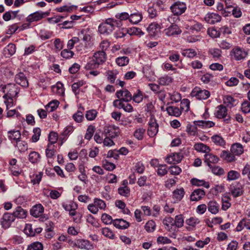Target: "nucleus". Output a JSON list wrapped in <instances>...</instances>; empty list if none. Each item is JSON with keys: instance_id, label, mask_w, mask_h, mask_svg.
<instances>
[{"instance_id": "1", "label": "nucleus", "mask_w": 250, "mask_h": 250, "mask_svg": "<svg viewBox=\"0 0 250 250\" xmlns=\"http://www.w3.org/2000/svg\"><path fill=\"white\" fill-rule=\"evenodd\" d=\"M107 56L104 51H99L95 52L93 57L85 66L87 70L96 69L99 65L103 64L106 60Z\"/></svg>"}, {"instance_id": "2", "label": "nucleus", "mask_w": 250, "mask_h": 250, "mask_svg": "<svg viewBox=\"0 0 250 250\" xmlns=\"http://www.w3.org/2000/svg\"><path fill=\"white\" fill-rule=\"evenodd\" d=\"M116 21L112 19H108L104 23L100 24L98 27L101 34H109L114 29Z\"/></svg>"}, {"instance_id": "3", "label": "nucleus", "mask_w": 250, "mask_h": 250, "mask_svg": "<svg viewBox=\"0 0 250 250\" xmlns=\"http://www.w3.org/2000/svg\"><path fill=\"white\" fill-rule=\"evenodd\" d=\"M3 92L5 94L3 98L7 97H15L19 92V87L14 83H8L2 87Z\"/></svg>"}, {"instance_id": "4", "label": "nucleus", "mask_w": 250, "mask_h": 250, "mask_svg": "<svg viewBox=\"0 0 250 250\" xmlns=\"http://www.w3.org/2000/svg\"><path fill=\"white\" fill-rule=\"evenodd\" d=\"M210 95L209 91L206 89H202L197 86L194 88L191 92V96L198 100H206L209 97Z\"/></svg>"}, {"instance_id": "5", "label": "nucleus", "mask_w": 250, "mask_h": 250, "mask_svg": "<svg viewBox=\"0 0 250 250\" xmlns=\"http://www.w3.org/2000/svg\"><path fill=\"white\" fill-rule=\"evenodd\" d=\"M247 55V52L240 47L234 48L230 52L231 58L236 61L244 60Z\"/></svg>"}, {"instance_id": "6", "label": "nucleus", "mask_w": 250, "mask_h": 250, "mask_svg": "<svg viewBox=\"0 0 250 250\" xmlns=\"http://www.w3.org/2000/svg\"><path fill=\"white\" fill-rule=\"evenodd\" d=\"M116 96L118 98L116 100H120L128 103L132 99L131 93L126 89L120 90L116 92Z\"/></svg>"}, {"instance_id": "7", "label": "nucleus", "mask_w": 250, "mask_h": 250, "mask_svg": "<svg viewBox=\"0 0 250 250\" xmlns=\"http://www.w3.org/2000/svg\"><path fill=\"white\" fill-rule=\"evenodd\" d=\"M215 114L218 119H224V121L227 122L230 120V117L228 115V110L223 105H220L216 108Z\"/></svg>"}, {"instance_id": "8", "label": "nucleus", "mask_w": 250, "mask_h": 250, "mask_svg": "<svg viewBox=\"0 0 250 250\" xmlns=\"http://www.w3.org/2000/svg\"><path fill=\"white\" fill-rule=\"evenodd\" d=\"M113 105L118 109H123L125 112H132L133 111V106L128 103L120 100H114Z\"/></svg>"}, {"instance_id": "9", "label": "nucleus", "mask_w": 250, "mask_h": 250, "mask_svg": "<svg viewBox=\"0 0 250 250\" xmlns=\"http://www.w3.org/2000/svg\"><path fill=\"white\" fill-rule=\"evenodd\" d=\"M48 12H42V11H37L30 14L26 18L27 21L31 23L34 21H37L49 15Z\"/></svg>"}, {"instance_id": "10", "label": "nucleus", "mask_w": 250, "mask_h": 250, "mask_svg": "<svg viewBox=\"0 0 250 250\" xmlns=\"http://www.w3.org/2000/svg\"><path fill=\"white\" fill-rule=\"evenodd\" d=\"M172 12L175 15H180L187 9L186 5L183 2H176L170 7Z\"/></svg>"}, {"instance_id": "11", "label": "nucleus", "mask_w": 250, "mask_h": 250, "mask_svg": "<svg viewBox=\"0 0 250 250\" xmlns=\"http://www.w3.org/2000/svg\"><path fill=\"white\" fill-rule=\"evenodd\" d=\"M15 219V218L12 214L8 212L5 213L1 219V225L3 228L7 229L11 226V223Z\"/></svg>"}, {"instance_id": "12", "label": "nucleus", "mask_w": 250, "mask_h": 250, "mask_svg": "<svg viewBox=\"0 0 250 250\" xmlns=\"http://www.w3.org/2000/svg\"><path fill=\"white\" fill-rule=\"evenodd\" d=\"M149 126L147 129V134L152 137L155 136L158 131V125L155 119L151 118L149 121Z\"/></svg>"}, {"instance_id": "13", "label": "nucleus", "mask_w": 250, "mask_h": 250, "mask_svg": "<svg viewBox=\"0 0 250 250\" xmlns=\"http://www.w3.org/2000/svg\"><path fill=\"white\" fill-rule=\"evenodd\" d=\"M182 31L178 25L175 24H171L168 28L164 30V33L167 36H173L179 35Z\"/></svg>"}, {"instance_id": "14", "label": "nucleus", "mask_w": 250, "mask_h": 250, "mask_svg": "<svg viewBox=\"0 0 250 250\" xmlns=\"http://www.w3.org/2000/svg\"><path fill=\"white\" fill-rule=\"evenodd\" d=\"M104 133L105 136L114 138L119 133V128L115 125L106 126L104 128Z\"/></svg>"}, {"instance_id": "15", "label": "nucleus", "mask_w": 250, "mask_h": 250, "mask_svg": "<svg viewBox=\"0 0 250 250\" xmlns=\"http://www.w3.org/2000/svg\"><path fill=\"white\" fill-rule=\"evenodd\" d=\"M221 19V16L215 13H208L204 18L205 21L207 23L211 24H213L220 21Z\"/></svg>"}, {"instance_id": "16", "label": "nucleus", "mask_w": 250, "mask_h": 250, "mask_svg": "<svg viewBox=\"0 0 250 250\" xmlns=\"http://www.w3.org/2000/svg\"><path fill=\"white\" fill-rule=\"evenodd\" d=\"M15 80L17 83L24 87L28 86V82L25 74L22 72H20L15 76Z\"/></svg>"}, {"instance_id": "17", "label": "nucleus", "mask_w": 250, "mask_h": 250, "mask_svg": "<svg viewBox=\"0 0 250 250\" xmlns=\"http://www.w3.org/2000/svg\"><path fill=\"white\" fill-rule=\"evenodd\" d=\"M204 162L209 167H211V164H215L219 161L218 157L211 153L208 152L204 155Z\"/></svg>"}, {"instance_id": "18", "label": "nucleus", "mask_w": 250, "mask_h": 250, "mask_svg": "<svg viewBox=\"0 0 250 250\" xmlns=\"http://www.w3.org/2000/svg\"><path fill=\"white\" fill-rule=\"evenodd\" d=\"M75 246L81 249L91 250L93 248V245L87 240L79 239L76 243Z\"/></svg>"}, {"instance_id": "19", "label": "nucleus", "mask_w": 250, "mask_h": 250, "mask_svg": "<svg viewBox=\"0 0 250 250\" xmlns=\"http://www.w3.org/2000/svg\"><path fill=\"white\" fill-rule=\"evenodd\" d=\"M229 190L231 194L235 198L240 196L243 193L241 186L238 184L231 185L229 187Z\"/></svg>"}, {"instance_id": "20", "label": "nucleus", "mask_w": 250, "mask_h": 250, "mask_svg": "<svg viewBox=\"0 0 250 250\" xmlns=\"http://www.w3.org/2000/svg\"><path fill=\"white\" fill-rule=\"evenodd\" d=\"M147 30L150 36L155 37L157 36L160 32V25L155 22L151 23L147 28Z\"/></svg>"}, {"instance_id": "21", "label": "nucleus", "mask_w": 250, "mask_h": 250, "mask_svg": "<svg viewBox=\"0 0 250 250\" xmlns=\"http://www.w3.org/2000/svg\"><path fill=\"white\" fill-rule=\"evenodd\" d=\"M230 151L235 156H240L244 152L243 146L238 143L232 144L230 147Z\"/></svg>"}, {"instance_id": "22", "label": "nucleus", "mask_w": 250, "mask_h": 250, "mask_svg": "<svg viewBox=\"0 0 250 250\" xmlns=\"http://www.w3.org/2000/svg\"><path fill=\"white\" fill-rule=\"evenodd\" d=\"M183 156L181 153H175L167 156L166 161L168 164H176L180 163L182 160Z\"/></svg>"}, {"instance_id": "23", "label": "nucleus", "mask_w": 250, "mask_h": 250, "mask_svg": "<svg viewBox=\"0 0 250 250\" xmlns=\"http://www.w3.org/2000/svg\"><path fill=\"white\" fill-rule=\"evenodd\" d=\"M44 208L41 204H38L33 207L30 210V214L32 216L38 217L43 212Z\"/></svg>"}, {"instance_id": "24", "label": "nucleus", "mask_w": 250, "mask_h": 250, "mask_svg": "<svg viewBox=\"0 0 250 250\" xmlns=\"http://www.w3.org/2000/svg\"><path fill=\"white\" fill-rule=\"evenodd\" d=\"M205 194L204 190L197 189L194 190L190 195V200L192 201H197L200 200Z\"/></svg>"}, {"instance_id": "25", "label": "nucleus", "mask_w": 250, "mask_h": 250, "mask_svg": "<svg viewBox=\"0 0 250 250\" xmlns=\"http://www.w3.org/2000/svg\"><path fill=\"white\" fill-rule=\"evenodd\" d=\"M208 210L213 214H217L219 210L220 206L215 201H211L208 204Z\"/></svg>"}, {"instance_id": "26", "label": "nucleus", "mask_w": 250, "mask_h": 250, "mask_svg": "<svg viewBox=\"0 0 250 250\" xmlns=\"http://www.w3.org/2000/svg\"><path fill=\"white\" fill-rule=\"evenodd\" d=\"M27 214V211L20 206L17 207L12 213L15 218H24L26 217Z\"/></svg>"}, {"instance_id": "27", "label": "nucleus", "mask_w": 250, "mask_h": 250, "mask_svg": "<svg viewBox=\"0 0 250 250\" xmlns=\"http://www.w3.org/2000/svg\"><path fill=\"white\" fill-rule=\"evenodd\" d=\"M113 225L119 229H125L129 227V223L122 219H116L113 222Z\"/></svg>"}, {"instance_id": "28", "label": "nucleus", "mask_w": 250, "mask_h": 250, "mask_svg": "<svg viewBox=\"0 0 250 250\" xmlns=\"http://www.w3.org/2000/svg\"><path fill=\"white\" fill-rule=\"evenodd\" d=\"M220 157L229 162L235 161L236 160L234 154L228 150L222 151L220 154Z\"/></svg>"}, {"instance_id": "29", "label": "nucleus", "mask_w": 250, "mask_h": 250, "mask_svg": "<svg viewBox=\"0 0 250 250\" xmlns=\"http://www.w3.org/2000/svg\"><path fill=\"white\" fill-rule=\"evenodd\" d=\"M210 139L215 145L224 148L225 147L226 142L220 135H214Z\"/></svg>"}, {"instance_id": "30", "label": "nucleus", "mask_w": 250, "mask_h": 250, "mask_svg": "<svg viewBox=\"0 0 250 250\" xmlns=\"http://www.w3.org/2000/svg\"><path fill=\"white\" fill-rule=\"evenodd\" d=\"M194 124H195V125H197L198 126L201 127L202 128L205 129L213 127L215 125L214 123L212 121L203 120L195 121L194 122Z\"/></svg>"}, {"instance_id": "31", "label": "nucleus", "mask_w": 250, "mask_h": 250, "mask_svg": "<svg viewBox=\"0 0 250 250\" xmlns=\"http://www.w3.org/2000/svg\"><path fill=\"white\" fill-rule=\"evenodd\" d=\"M8 137L11 141L17 142L21 137V134L19 130H11L8 132Z\"/></svg>"}, {"instance_id": "32", "label": "nucleus", "mask_w": 250, "mask_h": 250, "mask_svg": "<svg viewBox=\"0 0 250 250\" xmlns=\"http://www.w3.org/2000/svg\"><path fill=\"white\" fill-rule=\"evenodd\" d=\"M5 55L7 57H10L16 52V46L13 43H9L4 49Z\"/></svg>"}, {"instance_id": "33", "label": "nucleus", "mask_w": 250, "mask_h": 250, "mask_svg": "<svg viewBox=\"0 0 250 250\" xmlns=\"http://www.w3.org/2000/svg\"><path fill=\"white\" fill-rule=\"evenodd\" d=\"M185 194V191L183 188H177L173 191V197L176 201H181Z\"/></svg>"}, {"instance_id": "34", "label": "nucleus", "mask_w": 250, "mask_h": 250, "mask_svg": "<svg viewBox=\"0 0 250 250\" xmlns=\"http://www.w3.org/2000/svg\"><path fill=\"white\" fill-rule=\"evenodd\" d=\"M194 149L199 152H202L208 153L210 151V149L209 146L203 143H197L194 146Z\"/></svg>"}, {"instance_id": "35", "label": "nucleus", "mask_w": 250, "mask_h": 250, "mask_svg": "<svg viewBox=\"0 0 250 250\" xmlns=\"http://www.w3.org/2000/svg\"><path fill=\"white\" fill-rule=\"evenodd\" d=\"M167 113L171 116L179 117L182 113L181 110L177 107L170 106L167 108Z\"/></svg>"}, {"instance_id": "36", "label": "nucleus", "mask_w": 250, "mask_h": 250, "mask_svg": "<svg viewBox=\"0 0 250 250\" xmlns=\"http://www.w3.org/2000/svg\"><path fill=\"white\" fill-rule=\"evenodd\" d=\"M142 14L139 12L130 14L129 21L133 24H137L142 20Z\"/></svg>"}, {"instance_id": "37", "label": "nucleus", "mask_w": 250, "mask_h": 250, "mask_svg": "<svg viewBox=\"0 0 250 250\" xmlns=\"http://www.w3.org/2000/svg\"><path fill=\"white\" fill-rule=\"evenodd\" d=\"M172 81L173 79L172 77L168 75H165L160 78L158 80L159 84L162 85H169L172 82Z\"/></svg>"}, {"instance_id": "38", "label": "nucleus", "mask_w": 250, "mask_h": 250, "mask_svg": "<svg viewBox=\"0 0 250 250\" xmlns=\"http://www.w3.org/2000/svg\"><path fill=\"white\" fill-rule=\"evenodd\" d=\"M40 154L36 151L30 152L28 156L29 161L33 164L38 163L40 160Z\"/></svg>"}, {"instance_id": "39", "label": "nucleus", "mask_w": 250, "mask_h": 250, "mask_svg": "<svg viewBox=\"0 0 250 250\" xmlns=\"http://www.w3.org/2000/svg\"><path fill=\"white\" fill-rule=\"evenodd\" d=\"M59 104V102L57 100H53L49 102L45 106L46 110L49 112H51L57 109Z\"/></svg>"}, {"instance_id": "40", "label": "nucleus", "mask_w": 250, "mask_h": 250, "mask_svg": "<svg viewBox=\"0 0 250 250\" xmlns=\"http://www.w3.org/2000/svg\"><path fill=\"white\" fill-rule=\"evenodd\" d=\"M182 54L184 57L192 58L197 55V53L194 49L189 48L183 50Z\"/></svg>"}, {"instance_id": "41", "label": "nucleus", "mask_w": 250, "mask_h": 250, "mask_svg": "<svg viewBox=\"0 0 250 250\" xmlns=\"http://www.w3.org/2000/svg\"><path fill=\"white\" fill-rule=\"evenodd\" d=\"M129 60L126 56L119 57L116 58V63L120 66H124L127 65L129 63Z\"/></svg>"}, {"instance_id": "42", "label": "nucleus", "mask_w": 250, "mask_h": 250, "mask_svg": "<svg viewBox=\"0 0 250 250\" xmlns=\"http://www.w3.org/2000/svg\"><path fill=\"white\" fill-rule=\"evenodd\" d=\"M191 183L193 185L197 186H203L207 188H209V185L208 182H206L203 180H198L197 179L193 178L191 179Z\"/></svg>"}, {"instance_id": "43", "label": "nucleus", "mask_w": 250, "mask_h": 250, "mask_svg": "<svg viewBox=\"0 0 250 250\" xmlns=\"http://www.w3.org/2000/svg\"><path fill=\"white\" fill-rule=\"evenodd\" d=\"M184 223V216L182 214L177 215L175 217L174 226L178 228H181L183 226Z\"/></svg>"}, {"instance_id": "44", "label": "nucleus", "mask_w": 250, "mask_h": 250, "mask_svg": "<svg viewBox=\"0 0 250 250\" xmlns=\"http://www.w3.org/2000/svg\"><path fill=\"white\" fill-rule=\"evenodd\" d=\"M128 34L129 35H136L141 36L144 34V32L141 30V29L133 27L127 29Z\"/></svg>"}, {"instance_id": "45", "label": "nucleus", "mask_w": 250, "mask_h": 250, "mask_svg": "<svg viewBox=\"0 0 250 250\" xmlns=\"http://www.w3.org/2000/svg\"><path fill=\"white\" fill-rule=\"evenodd\" d=\"M16 146L20 152H25L28 148L27 143L20 139L16 142Z\"/></svg>"}, {"instance_id": "46", "label": "nucleus", "mask_w": 250, "mask_h": 250, "mask_svg": "<svg viewBox=\"0 0 250 250\" xmlns=\"http://www.w3.org/2000/svg\"><path fill=\"white\" fill-rule=\"evenodd\" d=\"M43 245L39 242H34L28 246L26 250H43Z\"/></svg>"}, {"instance_id": "47", "label": "nucleus", "mask_w": 250, "mask_h": 250, "mask_svg": "<svg viewBox=\"0 0 250 250\" xmlns=\"http://www.w3.org/2000/svg\"><path fill=\"white\" fill-rule=\"evenodd\" d=\"M132 100L136 103H141L143 100V94L140 90L138 89L137 92L134 93L132 96Z\"/></svg>"}, {"instance_id": "48", "label": "nucleus", "mask_w": 250, "mask_h": 250, "mask_svg": "<svg viewBox=\"0 0 250 250\" xmlns=\"http://www.w3.org/2000/svg\"><path fill=\"white\" fill-rule=\"evenodd\" d=\"M197 126L195 124L192 125L188 124L186 126V131L189 135L194 136L197 133Z\"/></svg>"}, {"instance_id": "49", "label": "nucleus", "mask_w": 250, "mask_h": 250, "mask_svg": "<svg viewBox=\"0 0 250 250\" xmlns=\"http://www.w3.org/2000/svg\"><path fill=\"white\" fill-rule=\"evenodd\" d=\"M55 150L54 146L48 144L47 147L45 150L46 156L48 158H52L55 155Z\"/></svg>"}, {"instance_id": "50", "label": "nucleus", "mask_w": 250, "mask_h": 250, "mask_svg": "<svg viewBox=\"0 0 250 250\" xmlns=\"http://www.w3.org/2000/svg\"><path fill=\"white\" fill-rule=\"evenodd\" d=\"M208 52L214 58H219L221 57L222 51L220 49L216 48H211L209 49Z\"/></svg>"}, {"instance_id": "51", "label": "nucleus", "mask_w": 250, "mask_h": 250, "mask_svg": "<svg viewBox=\"0 0 250 250\" xmlns=\"http://www.w3.org/2000/svg\"><path fill=\"white\" fill-rule=\"evenodd\" d=\"M230 198L227 196H225L222 198V209L224 210H227L231 206V204L229 202Z\"/></svg>"}, {"instance_id": "52", "label": "nucleus", "mask_w": 250, "mask_h": 250, "mask_svg": "<svg viewBox=\"0 0 250 250\" xmlns=\"http://www.w3.org/2000/svg\"><path fill=\"white\" fill-rule=\"evenodd\" d=\"M53 90L60 95L63 94L64 92L63 85L61 83H57L56 85L53 87Z\"/></svg>"}, {"instance_id": "53", "label": "nucleus", "mask_w": 250, "mask_h": 250, "mask_svg": "<svg viewBox=\"0 0 250 250\" xmlns=\"http://www.w3.org/2000/svg\"><path fill=\"white\" fill-rule=\"evenodd\" d=\"M240 174L235 170H230L228 173L227 179L229 181L235 180L238 179Z\"/></svg>"}, {"instance_id": "54", "label": "nucleus", "mask_w": 250, "mask_h": 250, "mask_svg": "<svg viewBox=\"0 0 250 250\" xmlns=\"http://www.w3.org/2000/svg\"><path fill=\"white\" fill-rule=\"evenodd\" d=\"M155 223L153 220L148 221L145 226L146 230L148 232H153L155 230Z\"/></svg>"}, {"instance_id": "55", "label": "nucleus", "mask_w": 250, "mask_h": 250, "mask_svg": "<svg viewBox=\"0 0 250 250\" xmlns=\"http://www.w3.org/2000/svg\"><path fill=\"white\" fill-rule=\"evenodd\" d=\"M145 132V129L143 128H139L137 129L134 133V137L137 139L138 140H141L144 138V135Z\"/></svg>"}, {"instance_id": "56", "label": "nucleus", "mask_w": 250, "mask_h": 250, "mask_svg": "<svg viewBox=\"0 0 250 250\" xmlns=\"http://www.w3.org/2000/svg\"><path fill=\"white\" fill-rule=\"evenodd\" d=\"M200 223L198 218L195 217H191L186 220V223L188 226L194 227Z\"/></svg>"}, {"instance_id": "57", "label": "nucleus", "mask_w": 250, "mask_h": 250, "mask_svg": "<svg viewBox=\"0 0 250 250\" xmlns=\"http://www.w3.org/2000/svg\"><path fill=\"white\" fill-rule=\"evenodd\" d=\"M102 234L105 237L110 239H113L115 238V235L113 232L108 228H103L102 230Z\"/></svg>"}, {"instance_id": "58", "label": "nucleus", "mask_w": 250, "mask_h": 250, "mask_svg": "<svg viewBox=\"0 0 250 250\" xmlns=\"http://www.w3.org/2000/svg\"><path fill=\"white\" fill-rule=\"evenodd\" d=\"M24 231L25 234L29 236H34L35 235V231H34V229L32 228V225L26 224Z\"/></svg>"}, {"instance_id": "59", "label": "nucleus", "mask_w": 250, "mask_h": 250, "mask_svg": "<svg viewBox=\"0 0 250 250\" xmlns=\"http://www.w3.org/2000/svg\"><path fill=\"white\" fill-rule=\"evenodd\" d=\"M101 219L102 222L106 225L111 224L113 223L114 221L113 220L112 217L106 213H104L102 214Z\"/></svg>"}, {"instance_id": "60", "label": "nucleus", "mask_w": 250, "mask_h": 250, "mask_svg": "<svg viewBox=\"0 0 250 250\" xmlns=\"http://www.w3.org/2000/svg\"><path fill=\"white\" fill-rule=\"evenodd\" d=\"M167 165H159L157 170V174L159 176H163L167 174Z\"/></svg>"}, {"instance_id": "61", "label": "nucleus", "mask_w": 250, "mask_h": 250, "mask_svg": "<svg viewBox=\"0 0 250 250\" xmlns=\"http://www.w3.org/2000/svg\"><path fill=\"white\" fill-rule=\"evenodd\" d=\"M94 203L95 204L96 207L98 208L99 209H104L106 208V204L105 202L99 198H95L94 199Z\"/></svg>"}, {"instance_id": "62", "label": "nucleus", "mask_w": 250, "mask_h": 250, "mask_svg": "<svg viewBox=\"0 0 250 250\" xmlns=\"http://www.w3.org/2000/svg\"><path fill=\"white\" fill-rule=\"evenodd\" d=\"M118 192L122 196L128 197L130 194V189L128 187L125 186L124 187L119 188H118Z\"/></svg>"}, {"instance_id": "63", "label": "nucleus", "mask_w": 250, "mask_h": 250, "mask_svg": "<svg viewBox=\"0 0 250 250\" xmlns=\"http://www.w3.org/2000/svg\"><path fill=\"white\" fill-rule=\"evenodd\" d=\"M97 114L96 110L94 109L90 110L86 112L85 117L87 120L92 121L96 118Z\"/></svg>"}, {"instance_id": "64", "label": "nucleus", "mask_w": 250, "mask_h": 250, "mask_svg": "<svg viewBox=\"0 0 250 250\" xmlns=\"http://www.w3.org/2000/svg\"><path fill=\"white\" fill-rule=\"evenodd\" d=\"M242 111L245 113L250 112V102L249 101H245L241 104Z\"/></svg>"}]
</instances>
